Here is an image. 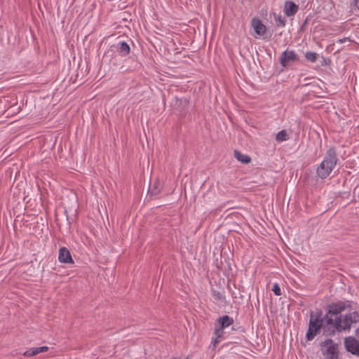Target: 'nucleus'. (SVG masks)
<instances>
[{"instance_id": "obj_15", "label": "nucleus", "mask_w": 359, "mask_h": 359, "mask_svg": "<svg viewBox=\"0 0 359 359\" xmlns=\"http://www.w3.org/2000/svg\"><path fill=\"white\" fill-rule=\"evenodd\" d=\"M288 139V135L286 132V130H283L278 133L276 137V140L278 142H283L285 141Z\"/></svg>"}, {"instance_id": "obj_16", "label": "nucleus", "mask_w": 359, "mask_h": 359, "mask_svg": "<svg viewBox=\"0 0 359 359\" xmlns=\"http://www.w3.org/2000/svg\"><path fill=\"white\" fill-rule=\"evenodd\" d=\"M305 57L308 61L315 62L317 60V53L314 52H307L305 54Z\"/></svg>"}, {"instance_id": "obj_14", "label": "nucleus", "mask_w": 359, "mask_h": 359, "mask_svg": "<svg viewBox=\"0 0 359 359\" xmlns=\"http://www.w3.org/2000/svg\"><path fill=\"white\" fill-rule=\"evenodd\" d=\"M130 46L126 42H121L119 47V53L121 55L125 56L130 53Z\"/></svg>"}, {"instance_id": "obj_6", "label": "nucleus", "mask_w": 359, "mask_h": 359, "mask_svg": "<svg viewBox=\"0 0 359 359\" xmlns=\"http://www.w3.org/2000/svg\"><path fill=\"white\" fill-rule=\"evenodd\" d=\"M344 346L347 351L353 355H359V341L353 337L344 339Z\"/></svg>"}, {"instance_id": "obj_2", "label": "nucleus", "mask_w": 359, "mask_h": 359, "mask_svg": "<svg viewBox=\"0 0 359 359\" xmlns=\"http://www.w3.org/2000/svg\"><path fill=\"white\" fill-rule=\"evenodd\" d=\"M337 161L335 150L333 148L329 149L326 152L323 161L317 168V175L321 179H325L330 175L337 165Z\"/></svg>"}, {"instance_id": "obj_1", "label": "nucleus", "mask_w": 359, "mask_h": 359, "mask_svg": "<svg viewBox=\"0 0 359 359\" xmlns=\"http://www.w3.org/2000/svg\"><path fill=\"white\" fill-rule=\"evenodd\" d=\"M348 302H338L332 303L328 306V311L325 316L323 318L325 322L338 332L349 330L352 323L359 322V313L353 311L345 316L340 313L346 309L350 308Z\"/></svg>"}, {"instance_id": "obj_17", "label": "nucleus", "mask_w": 359, "mask_h": 359, "mask_svg": "<svg viewBox=\"0 0 359 359\" xmlns=\"http://www.w3.org/2000/svg\"><path fill=\"white\" fill-rule=\"evenodd\" d=\"M275 21L277 26L284 27L285 25V20L281 16H275Z\"/></svg>"}, {"instance_id": "obj_20", "label": "nucleus", "mask_w": 359, "mask_h": 359, "mask_svg": "<svg viewBox=\"0 0 359 359\" xmlns=\"http://www.w3.org/2000/svg\"><path fill=\"white\" fill-rule=\"evenodd\" d=\"M219 342V338H217V336H216V339L212 341V346L213 347H216L217 344Z\"/></svg>"}, {"instance_id": "obj_12", "label": "nucleus", "mask_w": 359, "mask_h": 359, "mask_svg": "<svg viewBox=\"0 0 359 359\" xmlns=\"http://www.w3.org/2000/svg\"><path fill=\"white\" fill-rule=\"evenodd\" d=\"M162 188H163L162 183L159 180H156L154 182V183L151 185V187L149 189V192L150 193L151 195L156 196L160 193Z\"/></svg>"}, {"instance_id": "obj_10", "label": "nucleus", "mask_w": 359, "mask_h": 359, "mask_svg": "<svg viewBox=\"0 0 359 359\" xmlns=\"http://www.w3.org/2000/svg\"><path fill=\"white\" fill-rule=\"evenodd\" d=\"M299 6L293 1H287L284 6V13L287 17L294 15L298 11Z\"/></svg>"}, {"instance_id": "obj_5", "label": "nucleus", "mask_w": 359, "mask_h": 359, "mask_svg": "<svg viewBox=\"0 0 359 359\" xmlns=\"http://www.w3.org/2000/svg\"><path fill=\"white\" fill-rule=\"evenodd\" d=\"M299 58L297 53L293 50H286L282 53L280 57V63L284 67H286L295 62L298 61Z\"/></svg>"}, {"instance_id": "obj_8", "label": "nucleus", "mask_w": 359, "mask_h": 359, "mask_svg": "<svg viewBox=\"0 0 359 359\" xmlns=\"http://www.w3.org/2000/svg\"><path fill=\"white\" fill-rule=\"evenodd\" d=\"M251 25L255 33L259 36H263L266 32V26L259 19L253 18L251 22Z\"/></svg>"}, {"instance_id": "obj_9", "label": "nucleus", "mask_w": 359, "mask_h": 359, "mask_svg": "<svg viewBox=\"0 0 359 359\" xmlns=\"http://www.w3.org/2000/svg\"><path fill=\"white\" fill-rule=\"evenodd\" d=\"M58 259L62 263H67V264L74 263V261L72 259V257L71 256V253H70L69 250L65 247H62L60 249Z\"/></svg>"}, {"instance_id": "obj_3", "label": "nucleus", "mask_w": 359, "mask_h": 359, "mask_svg": "<svg viewBox=\"0 0 359 359\" xmlns=\"http://www.w3.org/2000/svg\"><path fill=\"white\" fill-rule=\"evenodd\" d=\"M321 351L324 356L329 359H337V344L332 339H326L321 344Z\"/></svg>"}, {"instance_id": "obj_18", "label": "nucleus", "mask_w": 359, "mask_h": 359, "mask_svg": "<svg viewBox=\"0 0 359 359\" xmlns=\"http://www.w3.org/2000/svg\"><path fill=\"white\" fill-rule=\"evenodd\" d=\"M272 290L276 296L281 295V290L278 283L273 285Z\"/></svg>"}, {"instance_id": "obj_11", "label": "nucleus", "mask_w": 359, "mask_h": 359, "mask_svg": "<svg viewBox=\"0 0 359 359\" xmlns=\"http://www.w3.org/2000/svg\"><path fill=\"white\" fill-rule=\"evenodd\" d=\"M48 350V347L46 346H41V347L32 348L27 350V351H25L23 355L26 357H30V356L36 355L40 353L46 352Z\"/></svg>"}, {"instance_id": "obj_22", "label": "nucleus", "mask_w": 359, "mask_h": 359, "mask_svg": "<svg viewBox=\"0 0 359 359\" xmlns=\"http://www.w3.org/2000/svg\"><path fill=\"white\" fill-rule=\"evenodd\" d=\"M171 359H182L180 357H172ZM186 359H189V357H187Z\"/></svg>"}, {"instance_id": "obj_13", "label": "nucleus", "mask_w": 359, "mask_h": 359, "mask_svg": "<svg viewBox=\"0 0 359 359\" xmlns=\"http://www.w3.org/2000/svg\"><path fill=\"white\" fill-rule=\"evenodd\" d=\"M234 157L239 161L243 163H248L250 162L251 158L250 156L242 154L241 151L235 150Z\"/></svg>"}, {"instance_id": "obj_7", "label": "nucleus", "mask_w": 359, "mask_h": 359, "mask_svg": "<svg viewBox=\"0 0 359 359\" xmlns=\"http://www.w3.org/2000/svg\"><path fill=\"white\" fill-rule=\"evenodd\" d=\"M218 322L219 323V327L215 329V336H217V338H220L224 334L223 330L232 325L233 323V320L229 316H224L219 318L218 319Z\"/></svg>"}, {"instance_id": "obj_4", "label": "nucleus", "mask_w": 359, "mask_h": 359, "mask_svg": "<svg viewBox=\"0 0 359 359\" xmlns=\"http://www.w3.org/2000/svg\"><path fill=\"white\" fill-rule=\"evenodd\" d=\"M324 323H325L324 319L322 318L320 320L318 318H313V315H311L309 326L306 333L307 340L309 341L314 338L317 331L323 325Z\"/></svg>"}, {"instance_id": "obj_19", "label": "nucleus", "mask_w": 359, "mask_h": 359, "mask_svg": "<svg viewBox=\"0 0 359 359\" xmlns=\"http://www.w3.org/2000/svg\"><path fill=\"white\" fill-rule=\"evenodd\" d=\"M212 295L216 300H222L224 299L222 294L219 292L212 291Z\"/></svg>"}, {"instance_id": "obj_21", "label": "nucleus", "mask_w": 359, "mask_h": 359, "mask_svg": "<svg viewBox=\"0 0 359 359\" xmlns=\"http://www.w3.org/2000/svg\"><path fill=\"white\" fill-rule=\"evenodd\" d=\"M359 0H352V2L351 3V5L352 8L357 7V4Z\"/></svg>"}]
</instances>
